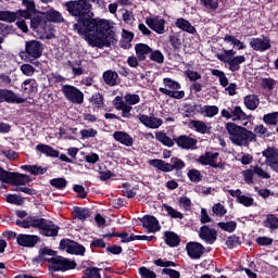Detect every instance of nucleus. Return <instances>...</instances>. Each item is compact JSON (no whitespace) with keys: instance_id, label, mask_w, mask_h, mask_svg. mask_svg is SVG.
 I'll list each match as a JSON object with an SVG mask.
<instances>
[{"instance_id":"f257e3e1","label":"nucleus","mask_w":278,"mask_h":278,"mask_svg":"<svg viewBox=\"0 0 278 278\" xmlns=\"http://www.w3.org/2000/svg\"><path fill=\"white\" fill-rule=\"evenodd\" d=\"M64 8L68 15L77 18L73 24V30L79 36H91L89 43L93 48L103 49L115 46V33L109 26V21L94 18L91 11L92 5L84 1H66Z\"/></svg>"},{"instance_id":"f03ea898","label":"nucleus","mask_w":278,"mask_h":278,"mask_svg":"<svg viewBox=\"0 0 278 278\" xmlns=\"http://www.w3.org/2000/svg\"><path fill=\"white\" fill-rule=\"evenodd\" d=\"M56 254V251L43 247L39 249L38 254L33 258V262L37 264H41L45 262L51 264L49 269L53 273H66L77 267L75 261L68 260L60 255L55 256Z\"/></svg>"},{"instance_id":"7ed1b4c3","label":"nucleus","mask_w":278,"mask_h":278,"mask_svg":"<svg viewBox=\"0 0 278 278\" xmlns=\"http://www.w3.org/2000/svg\"><path fill=\"white\" fill-rule=\"evenodd\" d=\"M15 225L24 229H37L39 235L46 238H55L60 232V226L55 225L52 220L39 218L38 216H28L24 220L17 219Z\"/></svg>"},{"instance_id":"20e7f679","label":"nucleus","mask_w":278,"mask_h":278,"mask_svg":"<svg viewBox=\"0 0 278 278\" xmlns=\"http://www.w3.org/2000/svg\"><path fill=\"white\" fill-rule=\"evenodd\" d=\"M225 131H227L231 144L237 147H249L250 143L256 142V137H258L244 126L237 125L232 122L225 123Z\"/></svg>"},{"instance_id":"39448f33","label":"nucleus","mask_w":278,"mask_h":278,"mask_svg":"<svg viewBox=\"0 0 278 278\" xmlns=\"http://www.w3.org/2000/svg\"><path fill=\"white\" fill-rule=\"evenodd\" d=\"M233 55H236V51H233V49H223V53L216 54V59L220 61V63L227 64L229 72L236 73L241 70V64L245 63V56Z\"/></svg>"},{"instance_id":"423d86ee","label":"nucleus","mask_w":278,"mask_h":278,"mask_svg":"<svg viewBox=\"0 0 278 278\" xmlns=\"http://www.w3.org/2000/svg\"><path fill=\"white\" fill-rule=\"evenodd\" d=\"M149 166L159 169L163 173H172L174 170L178 172L185 168V162L177 156H172L169 163L160 159H153L149 160Z\"/></svg>"},{"instance_id":"0eeeda50","label":"nucleus","mask_w":278,"mask_h":278,"mask_svg":"<svg viewBox=\"0 0 278 278\" xmlns=\"http://www.w3.org/2000/svg\"><path fill=\"white\" fill-rule=\"evenodd\" d=\"M45 46L37 40H28L24 42V50L20 51V58L26 62H33L41 58Z\"/></svg>"},{"instance_id":"6e6552de","label":"nucleus","mask_w":278,"mask_h":278,"mask_svg":"<svg viewBox=\"0 0 278 278\" xmlns=\"http://www.w3.org/2000/svg\"><path fill=\"white\" fill-rule=\"evenodd\" d=\"M165 88H159V92L165 94L174 100H181L185 98V91L180 90V83L172 78H163ZM180 90V91H179Z\"/></svg>"},{"instance_id":"1a4fd4ad","label":"nucleus","mask_w":278,"mask_h":278,"mask_svg":"<svg viewBox=\"0 0 278 278\" xmlns=\"http://www.w3.org/2000/svg\"><path fill=\"white\" fill-rule=\"evenodd\" d=\"M62 94L66 101L75 105L84 103V93L73 85H62Z\"/></svg>"},{"instance_id":"9d476101","label":"nucleus","mask_w":278,"mask_h":278,"mask_svg":"<svg viewBox=\"0 0 278 278\" xmlns=\"http://www.w3.org/2000/svg\"><path fill=\"white\" fill-rule=\"evenodd\" d=\"M60 251H65L70 255L84 256L87 249L71 239H62L60 240Z\"/></svg>"},{"instance_id":"9b49d317","label":"nucleus","mask_w":278,"mask_h":278,"mask_svg":"<svg viewBox=\"0 0 278 278\" xmlns=\"http://www.w3.org/2000/svg\"><path fill=\"white\" fill-rule=\"evenodd\" d=\"M0 181L3 184L17 187V186H26L30 184L31 179H30V176L26 174L16 173V174L0 176Z\"/></svg>"},{"instance_id":"f8f14e48","label":"nucleus","mask_w":278,"mask_h":278,"mask_svg":"<svg viewBox=\"0 0 278 278\" xmlns=\"http://www.w3.org/2000/svg\"><path fill=\"white\" fill-rule=\"evenodd\" d=\"M263 157H265V165L278 174V149L275 147H267L263 152H261Z\"/></svg>"},{"instance_id":"ddd939ff","label":"nucleus","mask_w":278,"mask_h":278,"mask_svg":"<svg viewBox=\"0 0 278 278\" xmlns=\"http://www.w3.org/2000/svg\"><path fill=\"white\" fill-rule=\"evenodd\" d=\"M174 141L176 144V147H178V149L180 150H195L197 149V144H199V140L193 139L192 137H189L187 135H180L178 137H174Z\"/></svg>"},{"instance_id":"4468645a","label":"nucleus","mask_w":278,"mask_h":278,"mask_svg":"<svg viewBox=\"0 0 278 278\" xmlns=\"http://www.w3.org/2000/svg\"><path fill=\"white\" fill-rule=\"evenodd\" d=\"M185 250L190 260H201L205 254V247L199 242H187Z\"/></svg>"},{"instance_id":"2eb2a0df","label":"nucleus","mask_w":278,"mask_h":278,"mask_svg":"<svg viewBox=\"0 0 278 278\" xmlns=\"http://www.w3.org/2000/svg\"><path fill=\"white\" fill-rule=\"evenodd\" d=\"M144 24H147V27H149V29L153 30V33L155 34H159V35L165 34L166 22L164 18H160L157 16L147 17V20L144 21Z\"/></svg>"},{"instance_id":"dca6fc26","label":"nucleus","mask_w":278,"mask_h":278,"mask_svg":"<svg viewBox=\"0 0 278 278\" xmlns=\"http://www.w3.org/2000/svg\"><path fill=\"white\" fill-rule=\"evenodd\" d=\"M199 238L201 240L205 241V243L213 245L217 239L216 229L210 228V226H207V225H203L199 229Z\"/></svg>"},{"instance_id":"f3484780","label":"nucleus","mask_w":278,"mask_h":278,"mask_svg":"<svg viewBox=\"0 0 278 278\" xmlns=\"http://www.w3.org/2000/svg\"><path fill=\"white\" fill-rule=\"evenodd\" d=\"M142 223V228L147 229L148 233H155L160 231V223L154 216L144 215L138 218Z\"/></svg>"},{"instance_id":"a211bd4d","label":"nucleus","mask_w":278,"mask_h":278,"mask_svg":"<svg viewBox=\"0 0 278 278\" xmlns=\"http://www.w3.org/2000/svg\"><path fill=\"white\" fill-rule=\"evenodd\" d=\"M25 102L26 100L17 97V94L13 90H0V104H22Z\"/></svg>"},{"instance_id":"6ab92c4d","label":"nucleus","mask_w":278,"mask_h":278,"mask_svg":"<svg viewBox=\"0 0 278 278\" xmlns=\"http://www.w3.org/2000/svg\"><path fill=\"white\" fill-rule=\"evenodd\" d=\"M245 116H248V114H245V112L243 111V109H241V106L237 105L235 108H227V109H223L220 110V117L229 121L230 118H245Z\"/></svg>"},{"instance_id":"aec40b11","label":"nucleus","mask_w":278,"mask_h":278,"mask_svg":"<svg viewBox=\"0 0 278 278\" xmlns=\"http://www.w3.org/2000/svg\"><path fill=\"white\" fill-rule=\"evenodd\" d=\"M15 240H17V245L26 249H33L39 242V237L36 235L20 233Z\"/></svg>"},{"instance_id":"412c9836","label":"nucleus","mask_w":278,"mask_h":278,"mask_svg":"<svg viewBox=\"0 0 278 278\" xmlns=\"http://www.w3.org/2000/svg\"><path fill=\"white\" fill-rule=\"evenodd\" d=\"M250 48H252V51L254 52H265L273 48V46L269 43V38H252L250 39Z\"/></svg>"},{"instance_id":"4be33fe9","label":"nucleus","mask_w":278,"mask_h":278,"mask_svg":"<svg viewBox=\"0 0 278 278\" xmlns=\"http://www.w3.org/2000/svg\"><path fill=\"white\" fill-rule=\"evenodd\" d=\"M138 121H140V124L149 129H157L160 126H163V119L153 116H147L144 114L138 115Z\"/></svg>"},{"instance_id":"5701e85b","label":"nucleus","mask_w":278,"mask_h":278,"mask_svg":"<svg viewBox=\"0 0 278 278\" xmlns=\"http://www.w3.org/2000/svg\"><path fill=\"white\" fill-rule=\"evenodd\" d=\"M134 50L136 51V56L140 61H147V55H151L155 52V50L151 49L147 43H136L134 47Z\"/></svg>"},{"instance_id":"b1692460","label":"nucleus","mask_w":278,"mask_h":278,"mask_svg":"<svg viewBox=\"0 0 278 278\" xmlns=\"http://www.w3.org/2000/svg\"><path fill=\"white\" fill-rule=\"evenodd\" d=\"M189 129H193V130H195V132L205 135V134H210L212 126L207 125L203 121L191 119V121H189Z\"/></svg>"},{"instance_id":"393cba45","label":"nucleus","mask_w":278,"mask_h":278,"mask_svg":"<svg viewBox=\"0 0 278 278\" xmlns=\"http://www.w3.org/2000/svg\"><path fill=\"white\" fill-rule=\"evenodd\" d=\"M113 140H115V142L123 144L125 147L134 146V138L125 131L113 132Z\"/></svg>"},{"instance_id":"a878e982","label":"nucleus","mask_w":278,"mask_h":278,"mask_svg":"<svg viewBox=\"0 0 278 278\" xmlns=\"http://www.w3.org/2000/svg\"><path fill=\"white\" fill-rule=\"evenodd\" d=\"M102 79L104 80V84L109 87H115L117 85H121V78L117 77V73L114 71H104L102 73Z\"/></svg>"},{"instance_id":"bb28decb","label":"nucleus","mask_w":278,"mask_h":278,"mask_svg":"<svg viewBox=\"0 0 278 278\" xmlns=\"http://www.w3.org/2000/svg\"><path fill=\"white\" fill-rule=\"evenodd\" d=\"M35 150H37V152L47 155V157H58V155H62L60 153V151L53 149V147L49 146V144H45V143H39L37 146H35Z\"/></svg>"},{"instance_id":"cd10ccee","label":"nucleus","mask_w":278,"mask_h":278,"mask_svg":"<svg viewBox=\"0 0 278 278\" xmlns=\"http://www.w3.org/2000/svg\"><path fill=\"white\" fill-rule=\"evenodd\" d=\"M176 28L189 34V35H197V28L189 23V21L185 20L184 17L177 18L175 22Z\"/></svg>"},{"instance_id":"c85d7f7f","label":"nucleus","mask_w":278,"mask_h":278,"mask_svg":"<svg viewBox=\"0 0 278 278\" xmlns=\"http://www.w3.org/2000/svg\"><path fill=\"white\" fill-rule=\"evenodd\" d=\"M163 240L165 241V244H167V247L169 248H177L178 245H180V237L174 231H165Z\"/></svg>"},{"instance_id":"c756f323","label":"nucleus","mask_w":278,"mask_h":278,"mask_svg":"<svg viewBox=\"0 0 278 278\" xmlns=\"http://www.w3.org/2000/svg\"><path fill=\"white\" fill-rule=\"evenodd\" d=\"M89 103L91 104V109H93V111L104 110L106 108L104 104V96H102L100 92L93 93L89 99Z\"/></svg>"},{"instance_id":"7c9ffc66","label":"nucleus","mask_w":278,"mask_h":278,"mask_svg":"<svg viewBox=\"0 0 278 278\" xmlns=\"http://www.w3.org/2000/svg\"><path fill=\"white\" fill-rule=\"evenodd\" d=\"M20 168L33 176L45 175L48 170L47 167H41L39 165H22Z\"/></svg>"},{"instance_id":"2f4dec72","label":"nucleus","mask_w":278,"mask_h":278,"mask_svg":"<svg viewBox=\"0 0 278 278\" xmlns=\"http://www.w3.org/2000/svg\"><path fill=\"white\" fill-rule=\"evenodd\" d=\"M263 227L269 230L278 229V217L275 214H267L265 220H263Z\"/></svg>"},{"instance_id":"473e14b6","label":"nucleus","mask_w":278,"mask_h":278,"mask_svg":"<svg viewBox=\"0 0 278 278\" xmlns=\"http://www.w3.org/2000/svg\"><path fill=\"white\" fill-rule=\"evenodd\" d=\"M223 41L225 43H230L232 47H235V49L239 51L245 50L247 48L245 43H243L241 40L237 39L231 35H225V37H223Z\"/></svg>"},{"instance_id":"72a5a7b5","label":"nucleus","mask_w":278,"mask_h":278,"mask_svg":"<svg viewBox=\"0 0 278 278\" xmlns=\"http://www.w3.org/2000/svg\"><path fill=\"white\" fill-rule=\"evenodd\" d=\"M43 15H46L47 21H49L51 23H64V17H62V13H60L55 9H51V10L47 11L46 13H43Z\"/></svg>"},{"instance_id":"f704fd0d","label":"nucleus","mask_w":278,"mask_h":278,"mask_svg":"<svg viewBox=\"0 0 278 278\" xmlns=\"http://www.w3.org/2000/svg\"><path fill=\"white\" fill-rule=\"evenodd\" d=\"M218 159V153L205 152V154L199 156L195 162L199 164H215Z\"/></svg>"},{"instance_id":"c9c22d12","label":"nucleus","mask_w":278,"mask_h":278,"mask_svg":"<svg viewBox=\"0 0 278 278\" xmlns=\"http://www.w3.org/2000/svg\"><path fill=\"white\" fill-rule=\"evenodd\" d=\"M263 124L267 127H276L278 125V112H271L263 115Z\"/></svg>"},{"instance_id":"e433bc0d","label":"nucleus","mask_w":278,"mask_h":278,"mask_svg":"<svg viewBox=\"0 0 278 278\" xmlns=\"http://www.w3.org/2000/svg\"><path fill=\"white\" fill-rule=\"evenodd\" d=\"M243 103L245 104V108L250 111H255L258 108V97L256 94H250L247 96L243 99Z\"/></svg>"},{"instance_id":"4c0bfd02","label":"nucleus","mask_w":278,"mask_h":278,"mask_svg":"<svg viewBox=\"0 0 278 278\" xmlns=\"http://www.w3.org/2000/svg\"><path fill=\"white\" fill-rule=\"evenodd\" d=\"M66 66L71 67L73 76L77 77L84 75V68H81V61H68L66 62Z\"/></svg>"},{"instance_id":"58836bf2","label":"nucleus","mask_w":278,"mask_h":278,"mask_svg":"<svg viewBox=\"0 0 278 278\" xmlns=\"http://www.w3.org/2000/svg\"><path fill=\"white\" fill-rule=\"evenodd\" d=\"M73 216L77 218V220H87L90 217V211L89 208L75 206V208H73Z\"/></svg>"},{"instance_id":"ea45409f","label":"nucleus","mask_w":278,"mask_h":278,"mask_svg":"<svg viewBox=\"0 0 278 278\" xmlns=\"http://www.w3.org/2000/svg\"><path fill=\"white\" fill-rule=\"evenodd\" d=\"M22 89H24V92L26 94H33L37 92V83L35 81V79H26L22 84Z\"/></svg>"},{"instance_id":"a19ab883","label":"nucleus","mask_w":278,"mask_h":278,"mask_svg":"<svg viewBox=\"0 0 278 278\" xmlns=\"http://www.w3.org/2000/svg\"><path fill=\"white\" fill-rule=\"evenodd\" d=\"M155 140L163 143L167 148L174 147L175 140L167 136L165 132L155 134Z\"/></svg>"},{"instance_id":"79ce46f5","label":"nucleus","mask_w":278,"mask_h":278,"mask_svg":"<svg viewBox=\"0 0 278 278\" xmlns=\"http://www.w3.org/2000/svg\"><path fill=\"white\" fill-rule=\"evenodd\" d=\"M17 13L13 11H0V22L15 23Z\"/></svg>"},{"instance_id":"37998d69","label":"nucleus","mask_w":278,"mask_h":278,"mask_svg":"<svg viewBox=\"0 0 278 278\" xmlns=\"http://www.w3.org/2000/svg\"><path fill=\"white\" fill-rule=\"evenodd\" d=\"M187 178H189L191 184H199L203 180V175H201L199 169H189V172H187Z\"/></svg>"},{"instance_id":"c03bdc74","label":"nucleus","mask_w":278,"mask_h":278,"mask_svg":"<svg viewBox=\"0 0 278 278\" xmlns=\"http://www.w3.org/2000/svg\"><path fill=\"white\" fill-rule=\"evenodd\" d=\"M225 245L229 250L240 247L241 238L239 236L231 235V236L227 237V240L225 241Z\"/></svg>"},{"instance_id":"a18cd8bd","label":"nucleus","mask_w":278,"mask_h":278,"mask_svg":"<svg viewBox=\"0 0 278 278\" xmlns=\"http://www.w3.org/2000/svg\"><path fill=\"white\" fill-rule=\"evenodd\" d=\"M258 138H269L273 137V132H269L267 128L263 125L254 126V131H252Z\"/></svg>"},{"instance_id":"49530a36","label":"nucleus","mask_w":278,"mask_h":278,"mask_svg":"<svg viewBox=\"0 0 278 278\" xmlns=\"http://www.w3.org/2000/svg\"><path fill=\"white\" fill-rule=\"evenodd\" d=\"M220 230L227 232V233H232L236 231V222L229 220V222H220L216 224Z\"/></svg>"},{"instance_id":"de8ad7c7","label":"nucleus","mask_w":278,"mask_h":278,"mask_svg":"<svg viewBox=\"0 0 278 278\" xmlns=\"http://www.w3.org/2000/svg\"><path fill=\"white\" fill-rule=\"evenodd\" d=\"M212 76L218 77V83L223 88L231 85V83H228L227 77L225 76V73L220 70H212Z\"/></svg>"},{"instance_id":"09e8293b","label":"nucleus","mask_w":278,"mask_h":278,"mask_svg":"<svg viewBox=\"0 0 278 278\" xmlns=\"http://www.w3.org/2000/svg\"><path fill=\"white\" fill-rule=\"evenodd\" d=\"M49 184L58 190H64L67 186V181L64 177L53 178L49 180Z\"/></svg>"},{"instance_id":"8fccbe9b","label":"nucleus","mask_w":278,"mask_h":278,"mask_svg":"<svg viewBox=\"0 0 278 278\" xmlns=\"http://www.w3.org/2000/svg\"><path fill=\"white\" fill-rule=\"evenodd\" d=\"M149 61L155 63V64H163L165 62V55L163 52H160V50H155V52L148 54Z\"/></svg>"},{"instance_id":"3c124183","label":"nucleus","mask_w":278,"mask_h":278,"mask_svg":"<svg viewBox=\"0 0 278 278\" xmlns=\"http://www.w3.org/2000/svg\"><path fill=\"white\" fill-rule=\"evenodd\" d=\"M134 104H128L127 102H124L122 97H115L113 99V108L115 110H124V109H132Z\"/></svg>"},{"instance_id":"603ef678","label":"nucleus","mask_w":278,"mask_h":278,"mask_svg":"<svg viewBox=\"0 0 278 278\" xmlns=\"http://www.w3.org/2000/svg\"><path fill=\"white\" fill-rule=\"evenodd\" d=\"M163 208H165V212H167V215H169V217H172V219H182L184 215L182 213H180L179 211H176L174 207L167 205V204H163Z\"/></svg>"},{"instance_id":"864d4df0","label":"nucleus","mask_w":278,"mask_h":278,"mask_svg":"<svg viewBox=\"0 0 278 278\" xmlns=\"http://www.w3.org/2000/svg\"><path fill=\"white\" fill-rule=\"evenodd\" d=\"M153 265L161 267V268H169V267H177L178 264L172 261H167V258H159L153 261Z\"/></svg>"},{"instance_id":"5fc2aeb1","label":"nucleus","mask_w":278,"mask_h":278,"mask_svg":"<svg viewBox=\"0 0 278 278\" xmlns=\"http://www.w3.org/2000/svg\"><path fill=\"white\" fill-rule=\"evenodd\" d=\"M100 271H102V269L100 268L87 267V269H85V275H83V278H102V276H100Z\"/></svg>"},{"instance_id":"6e6d98bb","label":"nucleus","mask_w":278,"mask_h":278,"mask_svg":"<svg viewBox=\"0 0 278 278\" xmlns=\"http://www.w3.org/2000/svg\"><path fill=\"white\" fill-rule=\"evenodd\" d=\"M276 85H277V80H275L273 78H263V79H261V88H263L267 91L275 90Z\"/></svg>"},{"instance_id":"4d7b16f0","label":"nucleus","mask_w":278,"mask_h":278,"mask_svg":"<svg viewBox=\"0 0 278 278\" xmlns=\"http://www.w3.org/2000/svg\"><path fill=\"white\" fill-rule=\"evenodd\" d=\"M252 175H256V177L263 179V180H268L270 178L269 174H267L263 168H261L258 165H254L252 169Z\"/></svg>"},{"instance_id":"13d9d810","label":"nucleus","mask_w":278,"mask_h":278,"mask_svg":"<svg viewBox=\"0 0 278 278\" xmlns=\"http://www.w3.org/2000/svg\"><path fill=\"white\" fill-rule=\"evenodd\" d=\"M136 240L147 241V242H155V236H139V235H131L129 239L125 240V242H134Z\"/></svg>"},{"instance_id":"bf43d9fd","label":"nucleus","mask_w":278,"mask_h":278,"mask_svg":"<svg viewBox=\"0 0 278 278\" xmlns=\"http://www.w3.org/2000/svg\"><path fill=\"white\" fill-rule=\"evenodd\" d=\"M15 31L13 25H5L0 23V36L3 38H8Z\"/></svg>"},{"instance_id":"052dcab7","label":"nucleus","mask_w":278,"mask_h":278,"mask_svg":"<svg viewBox=\"0 0 278 278\" xmlns=\"http://www.w3.org/2000/svg\"><path fill=\"white\" fill-rule=\"evenodd\" d=\"M169 43L172 45V48H174V50H179L180 47L182 46L180 35H178V34L170 35L169 36Z\"/></svg>"},{"instance_id":"680f3d73","label":"nucleus","mask_w":278,"mask_h":278,"mask_svg":"<svg viewBox=\"0 0 278 278\" xmlns=\"http://www.w3.org/2000/svg\"><path fill=\"white\" fill-rule=\"evenodd\" d=\"M79 136L83 137V140L96 138V136H98V130L93 128L83 129V130H79Z\"/></svg>"},{"instance_id":"e2e57ef3","label":"nucleus","mask_w":278,"mask_h":278,"mask_svg":"<svg viewBox=\"0 0 278 278\" xmlns=\"http://www.w3.org/2000/svg\"><path fill=\"white\" fill-rule=\"evenodd\" d=\"M212 213L216 217H223L225 216V214H227V210H225V206H223V204L216 203L212 206Z\"/></svg>"},{"instance_id":"0e129e2a","label":"nucleus","mask_w":278,"mask_h":278,"mask_svg":"<svg viewBox=\"0 0 278 278\" xmlns=\"http://www.w3.org/2000/svg\"><path fill=\"white\" fill-rule=\"evenodd\" d=\"M7 202L20 206L24 204V198L17 194H9L7 195Z\"/></svg>"},{"instance_id":"69168bd1","label":"nucleus","mask_w":278,"mask_h":278,"mask_svg":"<svg viewBox=\"0 0 278 278\" xmlns=\"http://www.w3.org/2000/svg\"><path fill=\"white\" fill-rule=\"evenodd\" d=\"M124 99V102H126L129 105H137L138 103H140V96L138 94L127 93L125 94Z\"/></svg>"},{"instance_id":"338daca9","label":"nucleus","mask_w":278,"mask_h":278,"mask_svg":"<svg viewBox=\"0 0 278 278\" xmlns=\"http://www.w3.org/2000/svg\"><path fill=\"white\" fill-rule=\"evenodd\" d=\"M138 274L140 278H155V273L147 267L138 268Z\"/></svg>"},{"instance_id":"774afa93","label":"nucleus","mask_w":278,"mask_h":278,"mask_svg":"<svg viewBox=\"0 0 278 278\" xmlns=\"http://www.w3.org/2000/svg\"><path fill=\"white\" fill-rule=\"evenodd\" d=\"M237 203L250 207L254 205V199L252 197H239L237 198Z\"/></svg>"}]
</instances>
